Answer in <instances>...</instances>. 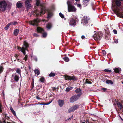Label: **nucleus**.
<instances>
[{"label": "nucleus", "instance_id": "1", "mask_svg": "<svg viewBox=\"0 0 123 123\" xmlns=\"http://www.w3.org/2000/svg\"><path fill=\"white\" fill-rule=\"evenodd\" d=\"M120 1H123V0H114L112 2V8L118 16L123 18V13L120 11L118 7L121 5Z\"/></svg>", "mask_w": 123, "mask_h": 123}, {"label": "nucleus", "instance_id": "2", "mask_svg": "<svg viewBox=\"0 0 123 123\" xmlns=\"http://www.w3.org/2000/svg\"><path fill=\"white\" fill-rule=\"evenodd\" d=\"M46 11L48 12L47 18L48 19L49 18L53 15V13L51 12L49 10H46L45 8L43 6H42L41 10L40 11L37 10L35 11L34 12L37 16L40 15L41 14H43Z\"/></svg>", "mask_w": 123, "mask_h": 123}, {"label": "nucleus", "instance_id": "3", "mask_svg": "<svg viewBox=\"0 0 123 123\" xmlns=\"http://www.w3.org/2000/svg\"><path fill=\"white\" fill-rule=\"evenodd\" d=\"M28 47V43L26 41H24V42L23 45V47H18V49L20 51H21L23 54L24 55H25V56L23 58V59L25 62L27 59L28 56L27 55H26V52L25 50H27V49Z\"/></svg>", "mask_w": 123, "mask_h": 123}, {"label": "nucleus", "instance_id": "4", "mask_svg": "<svg viewBox=\"0 0 123 123\" xmlns=\"http://www.w3.org/2000/svg\"><path fill=\"white\" fill-rule=\"evenodd\" d=\"M7 4L5 0L0 1V12H4L7 9Z\"/></svg>", "mask_w": 123, "mask_h": 123}, {"label": "nucleus", "instance_id": "5", "mask_svg": "<svg viewBox=\"0 0 123 123\" xmlns=\"http://www.w3.org/2000/svg\"><path fill=\"white\" fill-rule=\"evenodd\" d=\"M103 36V34L101 32L98 31L95 33L92 36L95 40L97 41L100 40Z\"/></svg>", "mask_w": 123, "mask_h": 123}, {"label": "nucleus", "instance_id": "6", "mask_svg": "<svg viewBox=\"0 0 123 123\" xmlns=\"http://www.w3.org/2000/svg\"><path fill=\"white\" fill-rule=\"evenodd\" d=\"M68 5V8L69 12H75L76 9L73 5H72L71 2L70 1H68L67 2Z\"/></svg>", "mask_w": 123, "mask_h": 123}, {"label": "nucleus", "instance_id": "7", "mask_svg": "<svg viewBox=\"0 0 123 123\" xmlns=\"http://www.w3.org/2000/svg\"><path fill=\"white\" fill-rule=\"evenodd\" d=\"M19 77L16 73L12 75L11 81L14 82H17L19 80Z\"/></svg>", "mask_w": 123, "mask_h": 123}, {"label": "nucleus", "instance_id": "8", "mask_svg": "<svg viewBox=\"0 0 123 123\" xmlns=\"http://www.w3.org/2000/svg\"><path fill=\"white\" fill-rule=\"evenodd\" d=\"M80 96V94L75 95L72 96L70 98V102L73 103L79 99Z\"/></svg>", "mask_w": 123, "mask_h": 123}, {"label": "nucleus", "instance_id": "9", "mask_svg": "<svg viewBox=\"0 0 123 123\" xmlns=\"http://www.w3.org/2000/svg\"><path fill=\"white\" fill-rule=\"evenodd\" d=\"M90 19L87 16H86L83 17V19H82L81 23L83 24L84 25H86L87 24L88 21Z\"/></svg>", "mask_w": 123, "mask_h": 123}, {"label": "nucleus", "instance_id": "10", "mask_svg": "<svg viewBox=\"0 0 123 123\" xmlns=\"http://www.w3.org/2000/svg\"><path fill=\"white\" fill-rule=\"evenodd\" d=\"M69 25L73 27H74L76 25L75 20L73 18L70 19L69 20Z\"/></svg>", "mask_w": 123, "mask_h": 123}, {"label": "nucleus", "instance_id": "11", "mask_svg": "<svg viewBox=\"0 0 123 123\" xmlns=\"http://www.w3.org/2000/svg\"><path fill=\"white\" fill-rule=\"evenodd\" d=\"M79 107V105H75L72 106L68 110V111L69 113H70L74 111L77 109Z\"/></svg>", "mask_w": 123, "mask_h": 123}, {"label": "nucleus", "instance_id": "12", "mask_svg": "<svg viewBox=\"0 0 123 123\" xmlns=\"http://www.w3.org/2000/svg\"><path fill=\"white\" fill-rule=\"evenodd\" d=\"M39 22V20L38 18H37L34 19L33 21H29V23L33 26H37L38 25V23Z\"/></svg>", "mask_w": 123, "mask_h": 123}, {"label": "nucleus", "instance_id": "13", "mask_svg": "<svg viewBox=\"0 0 123 123\" xmlns=\"http://www.w3.org/2000/svg\"><path fill=\"white\" fill-rule=\"evenodd\" d=\"M64 76V79L66 80H71L77 79V78L74 76H70L68 75H65Z\"/></svg>", "mask_w": 123, "mask_h": 123}, {"label": "nucleus", "instance_id": "14", "mask_svg": "<svg viewBox=\"0 0 123 123\" xmlns=\"http://www.w3.org/2000/svg\"><path fill=\"white\" fill-rule=\"evenodd\" d=\"M31 1V0H27L25 2V6L26 8L28 9H30L31 7V6L30 4Z\"/></svg>", "mask_w": 123, "mask_h": 123}, {"label": "nucleus", "instance_id": "15", "mask_svg": "<svg viewBox=\"0 0 123 123\" xmlns=\"http://www.w3.org/2000/svg\"><path fill=\"white\" fill-rule=\"evenodd\" d=\"M75 91L76 93L79 94H80V96L82 94L81 90L80 88H77Z\"/></svg>", "mask_w": 123, "mask_h": 123}, {"label": "nucleus", "instance_id": "16", "mask_svg": "<svg viewBox=\"0 0 123 123\" xmlns=\"http://www.w3.org/2000/svg\"><path fill=\"white\" fill-rule=\"evenodd\" d=\"M58 103L59 106L60 107H62L63 106L64 104V101L63 100H59L58 101Z\"/></svg>", "mask_w": 123, "mask_h": 123}, {"label": "nucleus", "instance_id": "17", "mask_svg": "<svg viewBox=\"0 0 123 123\" xmlns=\"http://www.w3.org/2000/svg\"><path fill=\"white\" fill-rule=\"evenodd\" d=\"M37 30L38 32L41 33H43L44 31V30L42 28L40 27H38L37 28Z\"/></svg>", "mask_w": 123, "mask_h": 123}, {"label": "nucleus", "instance_id": "18", "mask_svg": "<svg viewBox=\"0 0 123 123\" xmlns=\"http://www.w3.org/2000/svg\"><path fill=\"white\" fill-rule=\"evenodd\" d=\"M90 0H83V3L84 5L85 6H87V3Z\"/></svg>", "mask_w": 123, "mask_h": 123}, {"label": "nucleus", "instance_id": "19", "mask_svg": "<svg viewBox=\"0 0 123 123\" xmlns=\"http://www.w3.org/2000/svg\"><path fill=\"white\" fill-rule=\"evenodd\" d=\"M22 6V4L20 3V2H18L17 3L16 6L18 8H21Z\"/></svg>", "mask_w": 123, "mask_h": 123}, {"label": "nucleus", "instance_id": "20", "mask_svg": "<svg viewBox=\"0 0 123 123\" xmlns=\"http://www.w3.org/2000/svg\"><path fill=\"white\" fill-rule=\"evenodd\" d=\"M114 71L117 73H118L121 71V69L119 68H114Z\"/></svg>", "mask_w": 123, "mask_h": 123}, {"label": "nucleus", "instance_id": "21", "mask_svg": "<svg viewBox=\"0 0 123 123\" xmlns=\"http://www.w3.org/2000/svg\"><path fill=\"white\" fill-rule=\"evenodd\" d=\"M52 26L51 23H49L47 25L46 28L48 29H50L51 28Z\"/></svg>", "mask_w": 123, "mask_h": 123}, {"label": "nucleus", "instance_id": "22", "mask_svg": "<svg viewBox=\"0 0 123 123\" xmlns=\"http://www.w3.org/2000/svg\"><path fill=\"white\" fill-rule=\"evenodd\" d=\"M19 32V30L18 29H16L14 31V34L15 36H17L18 35Z\"/></svg>", "mask_w": 123, "mask_h": 123}, {"label": "nucleus", "instance_id": "23", "mask_svg": "<svg viewBox=\"0 0 123 123\" xmlns=\"http://www.w3.org/2000/svg\"><path fill=\"white\" fill-rule=\"evenodd\" d=\"M34 72L35 74H36L37 75H38L40 74L39 70L37 69H35L34 71Z\"/></svg>", "mask_w": 123, "mask_h": 123}, {"label": "nucleus", "instance_id": "24", "mask_svg": "<svg viewBox=\"0 0 123 123\" xmlns=\"http://www.w3.org/2000/svg\"><path fill=\"white\" fill-rule=\"evenodd\" d=\"M10 108L13 115L15 116H16V113L13 108L12 107H10Z\"/></svg>", "mask_w": 123, "mask_h": 123}, {"label": "nucleus", "instance_id": "25", "mask_svg": "<svg viewBox=\"0 0 123 123\" xmlns=\"http://www.w3.org/2000/svg\"><path fill=\"white\" fill-rule=\"evenodd\" d=\"M106 83L108 84H111L112 85L113 84V82L111 80H107L106 81Z\"/></svg>", "mask_w": 123, "mask_h": 123}, {"label": "nucleus", "instance_id": "26", "mask_svg": "<svg viewBox=\"0 0 123 123\" xmlns=\"http://www.w3.org/2000/svg\"><path fill=\"white\" fill-rule=\"evenodd\" d=\"M3 63L1 64L0 66V74H1L3 71L4 68L2 65Z\"/></svg>", "mask_w": 123, "mask_h": 123}, {"label": "nucleus", "instance_id": "27", "mask_svg": "<svg viewBox=\"0 0 123 123\" xmlns=\"http://www.w3.org/2000/svg\"><path fill=\"white\" fill-rule=\"evenodd\" d=\"M45 80V79L43 77H42L39 80L41 82L43 83L44 82Z\"/></svg>", "mask_w": 123, "mask_h": 123}, {"label": "nucleus", "instance_id": "28", "mask_svg": "<svg viewBox=\"0 0 123 123\" xmlns=\"http://www.w3.org/2000/svg\"><path fill=\"white\" fill-rule=\"evenodd\" d=\"M118 106L119 107L120 109H121L123 107L122 106V104L119 102H118L117 103Z\"/></svg>", "mask_w": 123, "mask_h": 123}, {"label": "nucleus", "instance_id": "29", "mask_svg": "<svg viewBox=\"0 0 123 123\" xmlns=\"http://www.w3.org/2000/svg\"><path fill=\"white\" fill-rule=\"evenodd\" d=\"M16 73H18L19 74H21V70L19 68H17L16 70Z\"/></svg>", "mask_w": 123, "mask_h": 123}, {"label": "nucleus", "instance_id": "30", "mask_svg": "<svg viewBox=\"0 0 123 123\" xmlns=\"http://www.w3.org/2000/svg\"><path fill=\"white\" fill-rule=\"evenodd\" d=\"M72 87H67L66 88V92H68L70 90H71L72 88Z\"/></svg>", "mask_w": 123, "mask_h": 123}, {"label": "nucleus", "instance_id": "31", "mask_svg": "<svg viewBox=\"0 0 123 123\" xmlns=\"http://www.w3.org/2000/svg\"><path fill=\"white\" fill-rule=\"evenodd\" d=\"M36 5L37 6L40 5L39 0H36Z\"/></svg>", "mask_w": 123, "mask_h": 123}, {"label": "nucleus", "instance_id": "32", "mask_svg": "<svg viewBox=\"0 0 123 123\" xmlns=\"http://www.w3.org/2000/svg\"><path fill=\"white\" fill-rule=\"evenodd\" d=\"M55 76V74L51 72L49 74V76L50 77H52Z\"/></svg>", "mask_w": 123, "mask_h": 123}, {"label": "nucleus", "instance_id": "33", "mask_svg": "<svg viewBox=\"0 0 123 123\" xmlns=\"http://www.w3.org/2000/svg\"><path fill=\"white\" fill-rule=\"evenodd\" d=\"M63 59L66 62H68L69 61V58L67 57H65L63 58Z\"/></svg>", "mask_w": 123, "mask_h": 123}, {"label": "nucleus", "instance_id": "34", "mask_svg": "<svg viewBox=\"0 0 123 123\" xmlns=\"http://www.w3.org/2000/svg\"><path fill=\"white\" fill-rule=\"evenodd\" d=\"M47 35V34L46 33L44 32L42 34V36L44 37H46Z\"/></svg>", "mask_w": 123, "mask_h": 123}, {"label": "nucleus", "instance_id": "35", "mask_svg": "<svg viewBox=\"0 0 123 123\" xmlns=\"http://www.w3.org/2000/svg\"><path fill=\"white\" fill-rule=\"evenodd\" d=\"M105 72H111V70H109L108 69H105L104 70Z\"/></svg>", "mask_w": 123, "mask_h": 123}, {"label": "nucleus", "instance_id": "36", "mask_svg": "<svg viewBox=\"0 0 123 123\" xmlns=\"http://www.w3.org/2000/svg\"><path fill=\"white\" fill-rule=\"evenodd\" d=\"M59 16L62 18H64V15L62 14L61 13H60L59 14Z\"/></svg>", "mask_w": 123, "mask_h": 123}, {"label": "nucleus", "instance_id": "37", "mask_svg": "<svg viewBox=\"0 0 123 123\" xmlns=\"http://www.w3.org/2000/svg\"><path fill=\"white\" fill-rule=\"evenodd\" d=\"M2 105L0 103V112L2 113Z\"/></svg>", "mask_w": 123, "mask_h": 123}, {"label": "nucleus", "instance_id": "38", "mask_svg": "<svg viewBox=\"0 0 123 123\" xmlns=\"http://www.w3.org/2000/svg\"><path fill=\"white\" fill-rule=\"evenodd\" d=\"M86 83L88 84H91V83L87 79H86Z\"/></svg>", "mask_w": 123, "mask_h": 123}, {"label": "nucleus", "instance_id": "39", "mask_svg": "<svg viewBox=\"0 0 123 123\" xmlns=\"http://www.w3.org/2000/svg\"><path fill=\"white\" fill-rule=\"evenodd\" d=\"M12 25H15L17 24L18 23L16 21L13 22H11Z\"/></svg>", "mask_w": 123, "mask_h": 123}, {"label": "nucleus", "instance_id": "40", "mask_svg": "<svg viewBox=\"0 0 123 123\" xmlns=\"http://www.w3.org/2000/svg\"><path fill=\"white\" fill-rule=\"evenodd\" d=\"M102 53L105 56L106 55V52L104 50H102Z\"/></svg>", "mask_w": 123, "mask_h": 123}, {"label": "nucleus", "instance_id": "41", "mask_svg": "<svg viewBox=\"0 0 123 123\" xmlns=\"http://www.w3.org/2000/svg\"><path fill=\"white\" fill-rule=\"evenodd\" d=\"M53 101V100H51V101H49V102L47 103H45V105H48L49 104H50L51 103V102L52 101Z\"/></svg>", "mask_w": 123, "mask_h": 123}, {"label": "nucleus", "instance_id": "42", "mask_svg": "<svg viewBox=\"0 0 123 123\" xmlns=\"http://www.w3.org/2000/svg\"><path fill=\"white\" fill-rule=\"evenodd\" d=\"M77 6L78 7L80 8V9L81 8V5L80 4H77Z\"/></svg>", "mask_w": 123, "mask_h": 123}, {"label": "nucleus", "instance_id": "43", "mask_svg": "<svg viewBox=\"0 0 123 123\" xmlns=\"http://www.w3.org/2000/svg\"><path fill=\"white\" fill-rule=\"evenodd\" d=\"M113 32L115 34H116L117 33V30L115 29H114L113 30Z\"/></svg>", "mask_w": 123, "mask_h": 123}, {"label": "nucleus", "instance_id": "44", "mask_svg": "<svg viewBox=\"0 0 123 123\" xmlns=\"http://www.w3.org/2000/svg\"><path fill=\"white\" fill-rule=\"evenodd\" d=\"M34 59L36 61H37V57L35 56L34 58Z\"/></svg>", "mask_w": 123, "mask_h": 123}, {"label": "nucleus", "instance_id": "45", "mask_svg": "<svg viewBox=\"0 0 123 123\" xmlns=\"http://www.w3.org/2000/svg\"><path fill=\"white\" fill-rule=\"evenodd\" d=\"M36 98L38 100H40L41 98H40V97L38 96H36Z\"/></svg>", "mask_w": 123, "mask_h": 123}, {"label": "nucleus", "instance_id": "46", "mask_svg": "<svg viewBox=\"0 0 123 123\" xmlns=\"http://www.w3.org/2000/svg\"><path fill=\"white\" fill-rule=\"evenodd\" d=\"M9 27L8 26L6 25V26L5 27V28L6 30H7L8 29Z\"/></svg>", "mask_w": 123, "mask_h": 123}, {"label": "nucleus", "instance_id": "47", "mask_svg": "<svg viewBox=\"0 0 123 123\" xmlns=\"http://www.w3.org/2000/svg\"><path fill=\"white\" fill-rule=\"evenodd\" d=\"M114 42L116 43H118V39L116 40L115 41H114Z\"/></svg>", "mask_w": 123, "mask_h": 123}, {"label": "nucleus", "instance_id": "48", "mask_svg": "<svg viewBox=\"0 0 123 123\" xmlns=\"http://www.w3.org/2000/svg\"><path fill=\"white\" fill-rule=\"evenodd\" d=\"M33 36H34L35 37H37L38 35L36 33H34L33 34Z\"/></svg>", "mask_w": 123, "mask_h": 123}, {"label": "nucleus", "instance_id": "49", "mask_svg": "<svg viewBox=\"0 0 123 123\" xmlns=\"http://www.w3.org/2000/svg\"><path fill=\"white\" fill-rule=\"evenodd\" d=\"M11 25H12L11 22L9 23L7 25L9 27Z\"/></svg>", "mask_w": 123, "mask_h": 123}, {"label": "nucleus", "instance_id": "50", "mask_svg": "<svg viewBox=\"0 0 123 123\" xmlns=\"http://www.w3.org/2000/svg\"><path fill=\"white\" fill-rule=\"evenodd\" d=\"M11 25H12L11 22L9 23L7 25L9 27Z\"/></svg>", "mask_w": 123, "mask_h": 123}, {"label": "nucleus", "instance_id": "51", "mask_svg": "<svg viewBox=\"0 0 123 123\" xmlns=\"http://www.w3.org/2000/svg\"><path fill=\"white\" fill-rule=\"evenodd\" d=\"M56 89V88L55 87H53V89L54 90H55Z\"/></svg>", "mask_w": 123, "mask_h": 123}, {"label": "nucleus", "instance_id": "52", "mask_svg": "<svg viewBox=\"0 0 123 123\" xmlns=\"http://www.w3.org/2000/svg\"><path fill=\"white\" fill-rule=\"evenodd\" d=\"M85 37L84 35H82L81 36V38H82L83 39L85 38Z\"/></svg>", "mask_w": 123, "mask_h": 123}, {"label": "nucleus", "instance_id": "53", "mask_svg": "<svg viewBox=\"0 0 123 123\" xmlns=\"http://www.w3.org/2000/svg\"><path fill=\"white\" fill-rule=\"evenodd\" d=\"M102 90L104 91H105L107 89L105 88H102Z\"/></svg>", "mask_w": 123, "mask_h": 123}, {"label": "nucleus", "instance_id": "54", "mask_svg": "<svg viewBox=\"0 0 123 123\" xmlns=\"http://www.w3.org/2000/svg\"><path fill=\"white\" fill-rule=\"evenodd\" d=\"M45 104L44 103H41L40 104L41 105H45Z\"/></svg>", "mask_w": 123, "mask_h": 123}, {"label": "nucleus", "instance_id": "55", "mask_svg": "<svg viewBox=\"0 0 123 123\" xmlns=\"http://www.w3.org/2000/svg\"><path fill=\"white\" fill-rule=\"evenodd\" d=\"M119 117H120V119H121L123 121V119L121 118V117H120V116L119 115Z\"/></svg>", "mask_w": 123, "mask_h": 123}, {"label": "nucleus", "instance_id": "56", "mask_svg": "<svg viewBox=\"0 0 123 123\" xmlns=\"http://www.w3.org/2000/svg\"><path fill=\"white\" fill-rule=\"evenodd\" d=\"M2 93L3 94V95L4 96V92L3 91L2 92Z\"/></svg>", "mask_w": 123, "mask_h": 123}, {"label": "nucleus", "instance_id": "57", "mask_svg": "<svg viewBox=\"0 0 123 123\" xmlns=\"http://www.w3.org/2000/svg\"><path fill=\"white\" fill-rule=\"evenodd\" d=\"M71 118H68V119L67 120L68 121L69 120H70L71 119Z\"/></svg>", "mask_w": 123, "mask_h": 123}, {"label": "nucleus", "instance_id": "58", "mask_svg": "<svg viewBox=\"0 0 123 123\" xmlns=\"http://www.w3.org/2000/svg\"><path fill=\"white\" fill-rule=\"evenodd\" d=\"M75 1H78L79 0H75Z\"/></svg>", "mask_w": 123, "mask_h": 123}, {"label": "nucleus", "instance_id": "59", "mask_svg": "<svg viewBox=\"0 0 123 123\" xmlns=\"http://www.w3.org/2000/svg\"><path fill=\"white\" fill-rule=\"evenodd\" d=\"M18 56V55H16V56H15V57H17Z\"/></svg>", "mask_w": 123, "mask_h": 123}, {"label": "nucleus", "instance_id": "60", "mask_svg": "<svg viewBox=\"0 0 123 123\" xmlns=\"http://www.w3.org/2000/svg\"><path fill=\"white\" fill-rule=\"evenodd\" d=\"M93 4L92 3H91V5H92H92H93Z\"/></svg>", "mask_w": 123, "mask_h": 123}, {"label": "nucleus", "instance_id": "61", "mask_svg": "<svg viewBox=\"0 0 123 123\" xmlns=\"http://www.w3.org/2000/svg\"><path fill=\"white\" fill-rule=\"evenodd\" d=\"M81 123H85V122H82Z\"/></svg>", "mask_w": 123, "mask_h": 123}, {"label": "nucleus", "instance_id": "62", "mask_svg": "<svg viewBox=\"0 0 123 123\" xmlns=\"http://www.w3.org/2000/svg\"><path fill=\"white\" fill-rule=\"evenodd\" d=\"M92 24L91 25V26H92Z\"/></svg>", "mask_w": 123, "mask_h": 123}, {"label": "nucleus", "instance_id": "63", "mask_svg": "<svg viewBox=\"0 0 123 123\" xmlns=\"http://www.w3.org/2000/svg\"><path fill=\"white\" fill-rule=\"evenodd\" d=\"M40 104V103H38V104Z\"/></svg>", "mask_w": 123, "mask_h": 123}, {"label": "nucleus", "instance_id": "64", "mask_svg": "<svg viewBox=\"0 0 123 123\" xmlns=\"http://www.w3.org/2000/svg\"><path fill=\"white\" fill-rule=\"evenodd\" d=\"M122 83L123 84V81L122 82Z\"/></svg>", "mask_w": 123, "mask_h": 123}]
</instances>
